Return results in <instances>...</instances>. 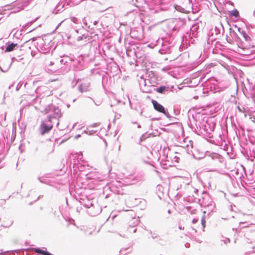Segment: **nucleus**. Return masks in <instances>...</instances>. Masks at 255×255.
<instances>
[{
	"label": "nucleus",
	"instance_id": "nucleus-11",
	"mask_svg": "<svg viewBox=\"0 0 255 255\" xmlns=\"http://www.w3.org/2000/svg\"><path fill=\"white\" fill-rule=\"evenodd\" d=\"M205 223V221L204 220H202V224H204Z\"/></svg>",
	"mask_w": 255,
	"mask_h": 255
},
{
	"label": "nucleus",
	"instance_id": "nucleus-10",
	"mask_svg": "<svg viewBox=\"0 0 255 255\" xmlns=\"http://www.w3.org/2000/svg\"><path fill=\"white\" fill-rule=\"evenodd\" d=\"M165 90V87L164 86L160 87L157 89V92L160 93H162Z\"/></svg>",
	"mask_w": 255,
	"mask_h": 255
},
{
	"label": "nucleus",
	"instance_id": "nucleus-9",
	"mask_svg": "<svg viewBox=\"0 0 255 255\" xmlns=\"http://www.w3.org/2000/svg\"><path fill=\"white\" fill-rule=\"evenodd\" d=\"M230 14L235 17H238L239 15V11L237 10H234L230 12Z\"/></svg>",
	"mask_w": 255,
	"mask_h": 255
},
{
	"label": "nucleus",
	"instance_id": "nucleus-5",
	"mask_svg": "<svg viewBox=\"0 0 255 255\" xmlns=\"http://www.w3.org/2000/svg\"><path fill=\"white\" fill-rule=\"evenodd\" d=\"M234 32L238 39L247 35L246 32L239 27H236V29L234 30Z\"/></svg>",
	"mask_w": 255,
	"mask_h": 255
},
{
	"label": "nucleus",
	"instance_id": "nucleus-7",
	"mask_svg": "<svg viewBox=\"0 0 255 255\" xmlns=\"http://www.w3.org/2000/svg\"><path fill=\"white\" fill-rule=\"evenodd\" d=\"M17 45V44H14V43H11L10 44L8 45L5 49V51L6 52H10L12 51L14 47H16Z\"/></svg>",
	"mask_w": 255,
	"mask_h": 255
},
{
	"label": "nucleus",
	"instance_id": "nucleus-1",
	"mask_svg": "<svg viewBox=\"0 0 255 255\" xmlns=\"http://www.w3.org/2000/svg\"><path fill=\"white\" fill-rule=\"evenodd\" d=\"M238 39V46L236 50L242 55H247L250 54V50L253 46L250 37L247 34L243 36V37Z\"/></svg>",
	"mask_w": 255,
	"mask_h": 255
},
{
	"label": "nucleus",
	"instance_id": "nucleus-6",
	"mask_svg": "<svg viewBox=\"0 0 255 255\" xmlns=\"http://www.w3.org/2000/svg\"><path fill=\"white\" fill-rule=\"evenodd\" d=\"M13 224V221L10 218H6L3 220L2 226L6 228H9Z\"/></svg>",
	"mask_w": 255,
	"mask_h": 255
},
{
	"label": "nucleus",
	"instance_id": "nucleus-3",
	"mask_svg": "<svg viewBox=\"0 0 255 255\" xmlns=\"http://www.w3.org/2000/svg\"><path fill=\"white\" fill-rule=\"evenodd\" d=\"M53 128V125H47L45 123H42L40 125L41 134L42 135L48 132Z\"/></svg>",
	"mask_w": 255,
	"mask_h": 255
},
{
	"label": "nucleus",
	"instance_id": "nucleus-8",
	"mask_svg": "<svg viewBox=\"0 0 255 255\" xmlns=\"http://www.w3.org/2000/svg\"><path fill=\"white\" fill-rule=\"evenodd\" d=\"M34 251H35V253H36L41 254L44 255H53L46 251L40 250L39 249H36L34 250Z\"/></svg>",
	"mask_w": 255,
	"mask_h": 255
},
{
	"label": "nucleus",
	"instance_id": "nucleus-2",
	"mask_svg": "<svg viewBox=\"0 0 255 255\" xmlns=\"http://www.w3.org/2000/svg\"><path fill=\"white\" fill-rule=\"evenodd\" d=\"M154 109L161 113H163L164 114H166V111L165 110L163 106H162L161 104H159L156 101L152 100L151 101Z\"/></svg>",
	"mask_w": 255,
	"mask_h": 255
},
{
	"label": "nucleus",
	"instance_id": "nucleus-4",
	"mask_svg": "<svg viewBox=\"0 0 255 255\" xmlns=\"http://www.w3.org/2000/svg\"><path fill=\"white\" fill-rule=\"evenodd\" d=\"M90 83L88 82H84L79 86L78 89L80 92H86L89 91Z\"/></svg>",
	"mask_w": 255,
	"mask_h": 255
}]
</instances>
